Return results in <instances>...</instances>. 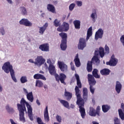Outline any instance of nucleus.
I'll use <instances>...</instances> for the list:
<instances>
[{
	"instance_id": "obj_1",
	"label": "nucleus",
	"mask_w": 124,
	"mask_h": 124,
	"mask_svg": "<svg viewBox=\"0 0 124 124\" xmlns=\"http://www.w3.org/2000/svg\"><path fill=\"white\" fill-rule=\"evenodd\" d=\"M75 78L77 79V85L78 86H76L75 89L77 99V104L79 106V111L80 113L81 118L82 119H85V117L86 116V110L85 109V108H84V104H85V102L81 96V94H80V89H79L82 88V83H81L80 77L78 74H75Z\"/></svg>"
},
{
	"instance_id": "obj_2",
	"label": "nucleus",
	"mask_w": 124,
	"mask_h": 124,
	"mask_svg": "<svg viewBox=\"0 0 124 124\" xmlns=\"http://www.w3.org/2000/svg\"><path fill=\"white\" fill-rule=\"evenodd\" d=\"M2 69L4 70L5 73L8 74L10 72L12 79L16 83L17 82V79H16V77H15V72L13 69V66L10 64V62H5L2 67Z\"/></svg>"
},
{
	"instance_id": "obj_3",
	"label": "nucleus",
	"mask_w": 124,
	"mask_h": 124,
	"mask_svg": "<svg viewBox=\"0 0 124 124\" xmlns=\"http://www.w3.org/2000/svg\"><path fill=\"white\" fill-rule=\"evenodd\" d=\"M59 35L62 38L60 45L61 50L65 51L66 48H67V34L64 32H61L59 34Z\"/></svg>"
},
{
	"instance_id": "obj_4",
	"label": "nucleus",
	"mask_w": 124,
	"mask_h": 124,
	"mask_svg": "<svg viewBox=\"0 0 124 124\" xmlns=\"http://www.w3.org/2000/svg\"><path fill=\"white\" fill-rule=\"evenodd\" d=\"M88 83L90 85V91L92 94L94 93L95 88H93V86H95L96 84V81L95 79L91 74H88Z\"/></svg>"
},
{
	"instance_id": "obj_5",
	"label": "nucleus",
	"mask_w": 124,
	"mask_h": 124,
	"mask_svg": "<svg viewBox=\"0 0 124 124\" xmlns=\"http://www.w3.org/2000/svg\"><path fill=\"white\" fill-rule=\"evenodd\" d=\"M55 80L56 81H57V82H60L62 83V84H65V79H66V75L63 73H60L59 75V74H56L55 75Z\"/></svg>"
},
{
	"instance_id": "obj_6",
	"label": "nucleus",
	"mask_w": 124,
	"mask_h": 124,
	"mask_svg": "<svg viewBox=\"0 0 124 124\" xmlns=\"http://www.w3.org/2000/svg\"><path fill=\"white\" fill-rule=\"evenodd\" d=\"M28 104H29V103L26 101L24 98H22L20 101V104H17L18 110H27L26 105L27 106Z\"/></svg>"
},
{
	"instance_id": "obj_7",
	"label": "nucleus",
	"mask_w": 124,
	"mask_h": 124,
	"mask_svg": "<svg viewBox=\"0 0 124 124\" xmlns=\"http://www.w3.org/2000/svg\"><path fill=\"white\" fill-rule=\"evenodd\" d=\"M69 30V24L65 22H63L62 26L57 28L58 31H67Z\"/></svg>"
},
{
	"instance_id": "obj_8",
	"label": "nucleus",
	"mask_w": 124,
	"mask_h": 124,
	"mask_svg": "<svg viewBox=\"0 0 124 124\" xmlns=\"http://www.w3.org/2000/svg\"><path fill=\"white\" fill-rule=\"evenodd\" d=\"M118 64V59L115 58V55L113 54L111 59L109 62H106L107 65H110V66H116Z\"/></svg>"
},
{
	"instance_id": "obj_9",
	"label": "nucleus",
	"mask_w": 124,
	"mask_h": 124,
	"mask_svg": "<svg viewBox=\"0 0 124 124\" xmlns=\"http://www.w3.org/2000/svg\"><path fill=\"white\" fill-rule=\"evenodd\" d=\"M87 46V42H86V39L80 38L79 39V44L78 45V48L80 50H83L84 48Z\"/></svg>"
},
{
	"instance_id": "obj_10",
	"label": "nucleus",
	"mask_w": 124,
	"mask_h": 124,
	"mask_svg": "<svg viewBox=\"0 0 124 124\" xmlns=\"http://www.w3.org/2000/svg\"><path fill=\"white\" fill-rule=\"evenodd\" d=\"M20 25H23L25 27H31L32 26V23L28 19L22 18L19 21Z\"/></svg>"
},
{
	"instance_id": "obj_11",
	"label": "nucleus",
	"mask_w": 124,
	"mask_h": 124,
	"mask_svg": "<svg viewBox=\"0 0 124 124\" xmlns=\"http://www.w3.org/2000/svg\"><path fill=\"white\" fill-rule=\"evenodd\" d=\"M45 62V60L43 59L42 56H38L35 59L34 62V64L37 65H42L43 63Z\"/></svg>"
},
{
	"instance_id": "obj_12",
	"label": "nucleus",
	"mask_w": 124,
	"mask_h": 124,
	"mask_svg": "<svg viewBox=\"0 0 124 124\" xmlns=\"http://www.w3.org/2000/svg\"><path fill=\"white\" fill-rule=\"evenodd\" d=\"M58 65L60 70L62 72L67 71V65L62 62H58Z\"/></svg>"
},
{
	"instance_id": "obj_13",
	"label": "nucleus",
	"mask_w": 124,
	"mask_h": 124,
	"mask_svg": "<svg viewBox=\"0 0 124 124\" xmlns=\"http://www.w3.org/2000/svg\"><path fill=\"white\" fill-rule=\"evenodd\" d=\"M19 112V121L23 122V123L26 122V119H25V111L27 110L25 109H18Z\"/></svg>"
},
{
	"instance_id": "obj_14",
	"label": "nucleus",
	"mask_w": 124,
	"mask_h": 124,
	"mask_svg": "<svg viewBox=\"0 0 124 124\" xmlns=\"http://www.w3.org/2000/svg\"><path fill=\"white\" fill-rule=\"evenodd\" d=\"M40 50L44 52H49V44L48 43L43 44L40 45Z\"/></svg>"
},
{
	"instance_id": "obj_15",
	"label": "nucleus",
	"mask_w": 124,
	"mask_h": 124,
	"mask_svg": "<svg viewBox=\"0 0 124 124\" xmlns=\"http://www.w3.org/2000/svg\"><path fill=\"white\" fill-rule=\"evenodd\" d=\"M48 71L51 75H53L55 77L57 74L56 71V67L53 65H50L48 67Z\"/></svg>"
},
{
	"instance_id": "obj_16",
	"label": "nucleus",
	"mask_w": 124,
	"mask_h": 124,
	"mask_svg": "<svg viewBox=\"0 0 124 124\" xmlns=\"http://www.w3.org/2000/svg\"><path fill=\"white\" fill-rule=\"evenodd\" d=\"M88 114L91 117H96V115L97 116V113L96 112L95 109L92 107L90 108V110Z\"/></svg>"
},
{
	"instance_id": "obj_17",
	"label": "nucleus",
	"mask_w": 124,
	"mask_h": 124,
	"mask_svg": "<svg viewBox=\"0 0 124 124\" xmlns=\"http://www.w3.org/2000/svg\"><path fill=\"white\" fill-rule=\"evenodd\" d=\"M34 79L36 80H38L41 79V80H44V81H46V78L44 77L43 75L40 74H36L33 76Z\"/></svg>"
},
{
	"instance_id": "obj_18",
	"label": "nucleus",
	"mask_w": 124,
	"mask_h": 124,
	"mask_svg": "<svg viewBox=\"0 0 124 124\" xmlns=\"http://www.w3.org/2000/svg\"><path fill=\"white\" fill-rule=\"evenodd\" d=\"M122 84L120 81H116V86H115V90L117 93H121V91H122Z\"/></svg>"
},
{
	"instance_id": "obj_19",
	"label": "nucleus",
	"mask_w": 124,
	"mask_h": 124,
	"mask_svg": "<svg viewBox=\"0 0 124 124\" xmlns=\"http://www.w3.org/2000/svg\"><path fill=\"white\" fill-rule=\"evenodd\" d=\"M44 119L46 122H49L50 121V118H49V113L48 112V106L46 108L45 111L44 112Z\"/></svg>"
},
{
	"instance_id": "obj_20",
	"label": "nucleus",
	"mask_w": 124,
	"mask_h": 124,
	"mask_svg": "<svg viewBox=\"0 0 124 124\" xmlns=\"http://www.w3.org/2000/svg\"><path fill=\"white\" fill-rule=\"evenodd\" d=\"M74 62H75V63L77 67H79L81 65V62H80V59H79V54H77Z\"/></svg>"
},
{
	"instance_id": "obj_21",
	"label": "nucleus",
	"mask_w": 124,
	"mask_h": 124,
	"mask_svg": "<svg viewBox=\"0 0 124 124\" xmlns=\"http://www.w3.org/2000/svg\"><path fill=\"white\" fill-rule=\"evenodd\" d=\"M82 93H83V100H85V101L88 100V89L87 88H83V91H82Z\"/></svg>"
},
{
	"instance_id": "obj_22",
	"label": "nucleus",
	"mask_w": 124,
	"mask_h": 124,
	"mask_svg": "<svg viewBox=\"0 0 124 124\" xmlns=\"http://www.w3.org/2000/svg\"><path fill=\"white\" fill-rule=\"evenodd\" d=\"M47 10L49 12H51L52 13H56V9L55 8V6L51 4H48L47 5Z\"/></svg>"
},
{
	"instance_id": "obj_23",
	"label": "nucleus",
	"mask_w": 124,
	"mask_h": 124,
	"mask_svg": "<svg viewBox=\"0 0 124 124\" xmlns=\"http://www.w3.org/2000/svg\"><path fill=\"white\" fill-rule=\"evenodd\" d=\"M93 77L96 78V79H99L100 78V75H98V70L97 69H93L92 72Z\"/></svg>"
},
{
	"instance_id": "obj_24",
	"label": "nucleus",
	"mask_w": 124,
	"mask_h": 124,
	"mask_svg": "<svg viewBox=\"0 0 124 124\" xmlns=\"http://www.w3.org/2000/svg\"><path fill=\"white\" fill-rule=\"evenodd\" d=\"M86 69L88 72H92V71H93V62H88Z\"/></svg>"
},
{
	"instance_id": "obj_25",
	"label": "nucleus",
	"mask_w": 124,
	"mask_h": 124,
	"mask_svg": "<svg viewBox=\"0 0 124 124\" xmlns=\"http://www.w3.org/2000/svg\"><path fill=\"white\" fill-rule=\"evenodd\" d=\"M110 72H111V71L108 69L105 68L100 70V73L101 75H104L105 76L109 75V74H110Z\"/></svg>"
},
{
	"instance_id": "obj_26",
	"label": "nucleus",
	"mask_w": 124,
	"mask_h": 124,
	"mask_svg": "<svg viewBox=\"0 0 124 124\" xmlns=\"http://www.w3.org/2000/svg\"><path fill=\"white\" fill-rule=\"evenodd\" d=\"M111 109V107L108 105H103L102 106V110L104 113H107Z\"/></svg>"
},
{
	"instance_id": "obj_27",
	"label": "nucleus",
	"mask_w": 124,
	"mask_h": 124,
	"mask_svg": "<svg viewBox=\"0 0 124 124\" xmlns=\"http://www.w3.org/2000/svg\"><path fill=\"white\" fill-rule=\"evenodd\" d=\"M103 36V31H96L95 34V40H98L99 38H102Z\"/></svg>"
},
{
	"instance_id": "obj_28",
	"label": "nucleus",
	"mask_w": 124,
	"mask_h": 124,
	"mask_svg": "<svg viewBox=\"0 0 124 124\" xmlns=\"http://www.w3.org/2000/svg\"><path fill=\"white\" fill-rule=\"evenodd\" d=\"M73 24L75 26V29L77 30H79V29H80L81 26V21H80V20H76L74 21Z\"/></svg>"
},
{
	"instance_id": "obj_29",
	"label": "nucleus",
	"mask_w": 124,
	"mask_h": 124,
	"mask_svg": "<svg viewBox=\"0 0 124 124\" xmlns=\"http://www.w3.org/2000/svg\"><path fill=\"white\" fill-rule=\"evenodd\" d=\"M27 98L30 102H33V94L32 92H30L27 94Z\"/></svg>"
},
{
	"instance_id": "obj_30",
	"label": "nucleus",
	"mask_w": 124,
	"mask_h": 124,
	"mask_svg": "<svg viewBox=\"0 0 124 124\" xmlns=\"http://www.w3.org/2000/svg\"><path fill=\"white\" fill-rule=\"evenodd\" d=\"M64 96L67 97V100H70L72 98V93L66 91V89L65 90Z\"/></svg>"
},
{
	"instance_id": "obj_31",
	"label": "nucleus",
	"mask_w": 124,
	"mask_h": 124,
	"mask_svg": "<svg viewBox=\"0 0 124 124\" xmlns=\"http://www.w3.org/2000/svg\"><path fill=\"white\" fill-rule=\"evenodd\" d=\"M60 103L64 106V107H65V108H69V103L68 102L64 100H60Z\"/></svg>"
},
{
	"instance_id": "obj_32",
	"label": "nucleus",
	"mask_w": 124,
	"mask_h": 124,
	"mask_svg": "<svg viewBox=\"0 0 124 124\" xmlns=\"http://www.w3.org/2000/svg\"><path fill=\"white\" fill-rule=\"evenodd\" d=\"M99 54L101 58H103L105 56V52H104V48L103 47H99Z\"/></svg>"
},
{
	"instance_id": "obj_33",
	"label": "nucleus",
	"mask_w": 124,
	"mask_h": 124,
	"mask_svg": "<svg viewBox=\"0 0 124 124\" xmlns=\"http://www.w3.org/2000/svg\"><path fill=\"white\" fill-rule=\"evenodd\" d=\"M118 114H119V116L120 119H121V120H122V121H124V111H123V109H118Z\"/></svg>"
},
{
	"instance_id": "obj_34",
	"label": "nucleus",
	"mask_w": 124,
	"mask_h": 124,
	"mask_svg": "<svg viewBox=\"0 0 124 124\" xmlns=\"http://www.w3.org/2000/svg\"><path fill=\"white\" fill-rule=\"evenodd\" d=\"M48 23L46 22L43 27H40V31H45L46 29L48 27Z\"/></svg>"
},
{
	"instance_id": "obj_35",
	"label": "nucleus",
	"mask_w": 124,
	"mask_h": 124,
	"mask_svg": "<svg viewBox=\"0 0 124 124\" xmlns=\"http://www.w3.org/2000/svg\"><path fill=\"white\" fill-rule=\"evenodd\" d=\"M35 86L38 87V88H42V87H43V82L41 80H36Z\"/></svg>"
},
{
	"instance_id": "obj_36",
	"label": "nucleus",
	"mask_w": 124,
	"mask_h": 124,
	"mask_svg": "<svg viewBox=\"0 0 124 124\" xmlns=\"http://www.w3.org/2000/svg\"><path fill=\"white\" fill-rule=\"evenodd\" d=\"M26 107L27 108L28 114H32V108H31V106L30 104H27Z\"/></svg>"
},
{
	"instance_id": "obj_37",
	"label": "nucleus",
	"mask_w": 124,
	"mask_h": 124,
	"mask_svg": "<svg viewBox=\"0 0 124 124\" xmlns=\"http://www.w3.org/2000/svg\"><path fill=\"white\" fill-rule=\"evenodd\" d=\"M20 82L22 84H25V83H27L28 82V78L26 76H22L20 78Z\"/></svg>"
},
{
	"instance_id": "obj_38",
	"label": "nucleus",
	"mask_w": 124,
	"mask_h": 124,
	"mask_svg": "<svg viewBox=\"0 0 124 124\" xmlns=\"http://www.w3.org/2000/svg\"><path fill=\"white\" fill-rule=\"evenodd\" d=\"M20 9L22 15H27L28 14L27 9L25 7H20Z\"/></svg>"
},
{
	"instance_id": "obj_39",
	"label": "nucleus",
	"mask_w": 124,
	"mask_h": 124,
	"mask_svg": "<svg viewBox=\"0 0 124 124\" xmlns=\"http://www.w3.org/2000/svg\"><path fill=\"white\" fill-rule=\"evenodd\" d=\"M6 109L7 111H8V112H9V113H12V112H14V109H13V108L9 107V105H7L6 106Z\"/></svg>"
},
{
	"instance_id": "obj_40",
	"label": "nucleus",
	"mask_w": 124,
	"mask_h": 124,
	"mask_svg": "<svg viewBox=\"0 0 124 124\" xmlns=\"http://www.w3.org/2000/svg\"><path fill=\"white\" fill-rule=\"evenodd\" d=\"M53 23H54V25L55 26V27H59V26L60 27V26H61L60 21L57 19H56L54 20Z\"/></svg>"
},
{
	"instance_id": "obj_41",
	"label": "nucleus",
	"mask_w": 124,
	"mask_h": 124,
	"mask_svg": "<svg viewBox=\"0 0 124 124\" xmlns=\"http://www.w3.org/2000/svg\"><path fill=\"white\" fill-rule=\"evenodd\" d=\"M90 62H92V63L93 62H99V59L97 56H94L92 59V61Z\"/></svg>"
},
{
	"instance_id": "obj_42",
	"label": "nucleus",
	"mask_w": 124,
	"mask_h": 124,
	"mask_svg": "<svg viewBox=\"0 0 124 124\" xmlns=\"http://www.w3.org/2000/svg\"><path fill=\"white\" fill-rule=\"evenodd\" d=\"M93 35V31H87L86 40H89L90 37Z\"/></svg>"
},
{
	"instance_id": "obj_43",
	"label": "nucleus",
	"mask_w": 124,
	"mask_h": 124,
	"mask_svg": "<svg viewBox=\"0 0 124 124\" xmlns=\"http://www.w3.org/2000/svg\"><path fill=\"white\" fill-rule=\"evenodd\" d=\"M37 123L38 124H46L45 123H43L42 121V119H41L40 117H37L36 119Z\"/></svg>"
},
{
	"instance_id": "obj_44",
	"label": "nucleus",
	"mask_w": 124,
	"mask_h": 124,
	"mask_svg": "<svg viewBox=\"0 0 124 124\" xmlns=\"http://www.w3.org/2000/svg\"><path fill=\"white\" fill-rule=\"evenodd\" d=\"M100 107L99 106H98L96 108V112H97V116L98 117H99V116H100Z\"/></svg>"
},
{
	"instance_id": "obj_45",
	"label": "nucleus",
	"mask_w": 124,
	"mask_h": 124,
	"mask_svg": "<svg viewBox=\"0 0 124 124\" xmlns=\"http://www.w3.org/2000/svg\"><path fill=\"white\" fill-rule=\"evenodd\" d=\"M74 7H75V3H72L69 5V9L70 11H72L74 9Z\"/></svg>"
},
{
	"instance_id": "obj_46",
	"label": "nucleus",
	"mask_w": 124,
	"mask_h": 124,
	"mask_svg": "<svg viewBox=\"0 0 124 124\" xmlns=\"http://www.w3.org/2000/svg\"><path fill=\"white\" fill-rule=\"evenodd\" d=\"M56 120L58 123H62V116H60L59 115H56Z\"/></svg>"
},
{
	"instance_id": "obj_47",
	"label": "nucleus",
	"mask_w": 124,
	"mask_h": 124,
	"mask_svg": "<svg viewBox=\"0 0 124 124\" xmlns=\"http://www.w3.org/2000/svg\"><path fill=\"white\" fill-rule=\"evenodd\" d=\"M114 124H121L120 119L118 118H115L114 119Z\"/></svg>"
},
{
	"instance_id": "obj_48",
	"label": "nucleus",
	"mask_w": 124,
	"mask_h": 124,
	"mask_svg": "<svg viewBox=\"0 0 124 124\" xmlns=\"http://www.w3.org/2000/svg\"><path fill=\"white\" fill-rule=\"evenodd\" d=\"M95 14H96V13H92L91 16V17L92 18L93 21L94 23L95 22Z\"/></svg>"
},
{
	"instance_id": "obj_49",
	"label": "nucleus",
	"mask_w": 124,
	"mask_h": 124,
	"mask_svg": "<svg viewBox=\"0 0 124 124\" xmlns=\"http://www.w3.org/2000/svg\"><path fill=\"white\" fill-rule=\"evenodd\" d=\"M105 49L106 53H107V54H109L110 49L109 48V47L108 46H107V45H105Z\"/></svg>"
},
{
	"instance_id": "obj_50",
	"label": "nucleus",
	"mask_w": 124,
	"mask_h": 124,
	"mask_svg": "<svg viewBox=\"0 0 124 124\" xmlns=\"http://www.w3.org/2000/svg\"><path fill=\"white\" fill-rule=\"evenodd\" d=\"M28 116L31 121H33V116L32 115V113L28 114Z\"/></svg>"
},
{
	"instance_id": "obj_51",
	"label": "nucleus",
	"mask_w": 124,
	"mask_h": 124,
	"mask_svg": "<svg viewBox=\"0 0 124 124\" xmlns=\"http://www.w3.org/2000/svg\"><path fill=\"white\" fill-rule=\"evenodd\" d=\"M77 5L78 6H82V2L81 1H77L76 2Z\"/></svg>"
},
{
	"instance_id": "obj_52",
	"label": "nucleus",
	"mask_w": 124,
	"mask_h": 124,
	"mask_svg": "<svg viewBox=\"0 0 124 124\" xmlns=\"http://www.w3.org/2000/svg\"><path fill=\"white\" fill-rule=\"evenodd\" d=\"M99 54V51H97V50H95L94 51V55L95 56H96V57H97V56H98V54Z\"/></svg>"
},
{
	"instance_id": "obj_53",
	"label": "nucleus",
	"mask_w": 124,
	"mask_h": 124,
	"mask_svg": "<svg viewBox=\"0 0 124 124\" xmlns=\"http://www.w3.org/2000/svg\"><path fill=\"white\" fill-rule=\"evenodd\" d=\"M87 31H93V27H90L88 29Z\"/></svg>"
},
{
	"instance_id": "obj_54",
	"label": "nucleus",
	"mask_w": 124,
	"mask_h": 124,
	"mask_svg": "<svg viewBox=\"0 0 124 124\" xmlns=\"http://www.w3.org/2000/svg\"><path fill=\"white\" fill-rule=\"evenodd\" d=\"M121 108L122 109V110H123V111H124V103L121 104Z\"/></svg>"
},
{
	"instance_id": "obj_55",
	"label": "nucleus",
	"mask_w": 124,
	"mask_h": 124,
	"mask_svg": "<svg viewBox=\"0 0 124 124\" xmlns=\"http://www.w3.org/2000/svg\"><path fill=\"white\" fill-rule=\"evenodd\" d=\"M36 102L37 105H38L39 106H40V103L39 102V100L37 99Z\"/></svg>"
},
{
	"instance_id": "obj_56",
	"label": "nucleus",
	"mask_w": 124,
	"mask_h": 124,
	"mask_svg": "<svg viewBox=\"0 0 124 124\" xmlns=\"http://www.w3.org/2000/svg\"><path fill=\"white\" fill-rule=\"evenodd\" d=\"M29 62H31V63H34V62L32 59L29 60Z\"/></svg>"
},
{
	"instance_id": "obj_57",
	"label": "nucleus",
	"mask_w": 124,
	"mask_h": 124,
	"mask_svg": "<svg viewBox=\"0 0 124 124\" xmlns=\"http://www.w3.org/2000/svg\"><path fill=\"white\" fill-rule=\"evenodd\" d=\"M6 0L8 1V3H10V4H12L13 2L12 0Z\"/></svg>"
},
{
	"instance_id": "obj_58",
	"label": "nucleus",
	"mask_w": 124,
	"mask_h": 124,
	"mask_svg": "<svg viewBox=\"0 0 124 124\" xmlns=\"http://www.w3.org/2000/svg\"><path fill=\"white\" fill-rule=\"evenodd\" d=\"M2 92V86H1V84L0 83V93H1Z\"/></svg>"
},
{
	"instance_id": "obj_59",
	"label": "nucleus",
	"mask_w": 124,
	"mask_h": 124,
	"mask_svg": "<svg viewBox=\"0 0 124 124\" xmlns=\"http://www.w3.org/2000/svg\"><path fill=\"white\" fill-rule=\"evenodd\" d=\"M75 107V106H74V105H71V108H74Z\"/></svg>"
},
{
	"instance_id": "obj_60",
	"label": "nucleus",
	"mask_w": 124,
	"mask_h": 124,
	"mask_svg": "<svg viewBox=\"0 0 124 124\" xmlns=\"http://www.w3.org/2000/svg\"><path fill=\"white\" fill-rule=\"evenodd\" d=\"M1 34L2 35H3L4 34H5V31H1Z\"/></svg>"
},
{
	"instance_id": "obj_61",
	"label": "nucleus",
	"mask_w": 124,
	"mask_h": 124,
	"mask_svg": "<svg viewBox=\"0 0 124 124\" xmlns=\"http://www.w3.org/2000/svg\"><path fill=\"white\" fill-rule=\"evenodd\" d=\"M97 31H103L102 30V29H99Z\"/></svg>"
},
{
	"instance_id": "obj_62",
	"label": "nucleus",
	"mask_w": 124,
	"mask_h": 124,
	"mask_svg": "<svg viewBox=\"0 0 124 124\" xmlns=\"http://www.w3.org/2000/svg\"><path fill=\"white\" fill-rule=\"evenodd\" d=\"M51 62V60H47V63H49V62Z\"/></svg>"
},
{
	"instance_id": "obj_63",
	"label": "nucleus",
	"mask_w": 124,
	"mask_h": 124,
	"mask_svg": "<svg viewBox=\"0 0 124 124\" xmlns=\"http://www.w3.org/2000/svg\"><path fill=\"white\" fill-rule=\"evenodd\" d=\"M39 72H40V73H42V74H43L44 73V72H43V71H41Z\"/></svg>"
},
{
	"instance_id": "obj_64",
	"label": "nucleus",
	"mask_w": 124,
	"mask_h": 124,
	"mask_svg": "<svg viewBox=\"0 0 124 124\" xmlns=\"http://www.w3.org/2000/svg\"><path fill=\"white\" fill-rule=\"evenodd\" d=\"M76 124H80V123H79V122L77 121L76 122Z\"/></svg>"
}]
</instances>
